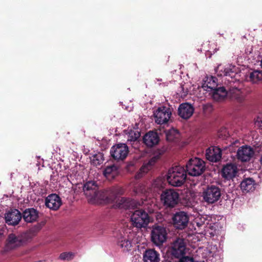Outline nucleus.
Returning a JSON list of instances; mask_svg holds the SVG:
<instances>
[{
	"label": "nucleus",
	"mask_w": 262,
	"mask_h": 262,
	"mask_svg": "<svg viewBox=\"0 0 262 262\" xmlns=\"http://www.w3.org/2000/svg\"><path fill=\"white\" fill-rule=\"evenodd\" d=\"M217 76L225 77L229 84L239 80V70L232 64L219 65L215 69Z\"/></svg>",
	"instance_id": "obj_1"
},
{
	"label": "nucleus",
	"mask_w": 262,
	"mask_h": 262,
	"mask_svg": "<svg viewBox=\"0 0 262 262\" xmlns=\"http://www.w3.org/2000/svg\"><path fill=\"white\" fill-rule=\"evenodd\" d=\"M162 179L158 178L156 179L152 183L151 187L147 190H146L145 186L142 184H139L135 187L134 191L135 194H143L145 199H149L154 198L159 193V191L164 186Z\"/></svg>",
	"instance_id": "obj_2"
},
{
	"label": "nucleus",
	"mask_w": 262,
	"mask_h": 262,
	"mask_svg": "<svg viewBox=\"0 0 262 262\" xmlns=\"http://www.w3.org/2000/svg\"><path fill=\"white\" fill-rule=\"evenodd\" d=\"M186 171L184 167L178 165L171 167L168 171L167 179L173 186H180L185 181Z\"/></svg>",
	"instance_id": "obj_3"
},
{
	"label": "nucleus",
	"mask_w": 262,
	"mask_h": 262,
	"mask_svg": "<svg viewBox=\"0 0 262 262\" xmlns=\"http://www.w3.org/2000/svg\"><path fill=\"white\" fill-rule=\"evenodd\" d=\"M247 94V90L239 80L229 84L228 95L237 102H242L244 101Z\"/></svg>",
	"instance_id": "obj_4"
},
{
	"label": "nucleus",
	"mask_w": 262,
	"mask_h": 262,
	"mask_svg": "<svg viewBox=\"0 0 262 262\" xmlns=\"http://www.w3.org/2000/svg\"><path fill=\"white\" fill-rule=\"evenodd\" d=\"M83 190L90 204L92 205L98 204V184L97 181H88L84 184Z\"/></svg>",
	"instance_id": "obj_5"
},
{
	"label": "nucleus",
	"mask_w": 262,
	"mask_h": 262,
	"mask_svg": "<svg viewBox=\"0 0 262 262\" xmlns=\"http://www.w3.org/2000/svg\"><path fill=\"white\" fill-rule=\"evenodd\" d=\"M205 168L204 161L198 158L190 159L186 165L187 172L191 176L201 175L205 170Z\"/></svg>",
	"instance_id": "obj_6"
},
{
	"label": "nucleus",
	"mask_w": 262,
	"mask_h": 262,
	"mask_svg": "<svg viewBox=\"0 0 262 262\" xmlns=\"http://www.w3.org/2000/svg\"><path fill=\"white\" fill-rule=\"evenodd\" d=\"M130 220L134 226L141 228L145 227L149 222L148 214L143 210H137L132 214Z\"/></svg>",
	"instance_id": "obj_7"
},
{
	"label": "nucleus",
	"mask_w": 262,
	"mask_h": 262,
	"mask_svg": "<svg viewBox=\"0 0 262 262\" xmlns=\"http://www.w3.org/2000/svg\"><path fill=\"white\" fill-rule=\"evenodd\" d=\"M179 194L173 189H166L161 194V200L167 207L173 208L179 202Z\"/></svg>",
	"instance_id": "obj_8"
},
{
	"label": "nucleus",
	"mask_w": 262,
	"mask_h": 262,
	"mask_svg": "<svg viewBox=\"0 0 262 262\" xmlns=\"http://www.w3.org/2000/svg\"><path fill=\"white\" fill-rule=\"evenodd\" d=\"M167 232L165 227L155 226L152 227L151 232L152 242L157 246L162 245L167 239Z\"/></svg>",
	"instance_id": "obj_9"
},
{
	"label": "nucleus",
	"mask_w": 262,
	"mask_h": 262,
	"mask_svg": "<svg viewBox=\"0 0 262 262\" xmlns=\"http://www.w3.org/2000/svg\"><path fill=\"white\" fill-rule=\"evenodd\" d=\"M171 116V109L166 106L159 107L154 113L155 122L158 124L167 123Z\"/></svg>",
	"instance_id": "obj_10"
},
{
	"label": "nucleus",
	"mask_w": 262,
	"mask_h": 262,
	"mask_svg": "<svg viewBox=\"0 0 262 262\" xmlns=\"http://www.w3.org/2000/svg\"><path fill=\"white\" fill-rule=\"evenodd\" d=\"M117 244L121 250L124 252H128L131 250L132 247V239L127 233H125L123 230L119 231L115 236Z\"/></svg>",
	"instance_id": "obj_11"
},
{
	"label": "nucleus",
	"mask_w": 262,
	"mask_h": 262,
	"mask_svg": "<svg viewBox=\"0 0 262 262\" xmlns=\"http://www.w3.org/2000/svg\"><path fill=\"white\" fill-rule=\"evenodd\" d=\"M203 196L206 202L213 204L220 199L221 196V190L218 187L211 186L203 192Z\"/></svg>",
	"instance_id": "obj_12"
},
{
	"label": "nucleus",
	"mask_w": 262,
	"mask_h": 262,
	"mask_svg": "<svg viewBox=\"0 0 262 262\" xmlns=\"http://www.w3.org/2000/svg\"><path fill=\"white\" fill-rule=\"evenodd\" d=\"M112 157L117 160H123L127 156L128 148L125 144L119 143L113 146L110 151Z\"/></svg>",
	"instance_id": "obj_13"
},
{
	"label": "nucleus",
	"mask_w": 262,
	"mask_h": 262,
	"mask_svg": "<svg viewBox=\"0 0 262 262\" xmlns=\"http://www.w3.org/2000/svg\"><path fill=\"white\" fill-rule=\"evenodd\" d=\"M186 252V243L183 238H178L172 244L171 254L176 258L184 256Z\"/></svg>",
	"instance_id": "obj_14"
},
{
	"label": "nucleus",
	"mask_w": 262,
	"mask_h": 262,
	"mask_svg": "<svg viewBox=\"0 0 262 262\" xmlns=\"http://www.w3.org/2000/svg\"><path fill=\"white\" fill-rule=\"evenodd\" d=\"M189 219V216L186 212L179 211L173 215L172 222L177 229H183L187 226Z\"/></svg>",
	"instance_id": "obj_15"
},
{
	"label": "nucleus",
	"mask_w": 262,
	"mask_h": 262,
	"mask_svg": "<svg viewBox=\"0 0 262 262\" xmlns=\"http://www.w3.org/2000/svg\"><path fill=\"white\" fill-rule=\"evenodd\" d=\"M254 155L252 147L248 145H243L239 147L236 152L237 159L242 162L249 161Z\"/></svg>",
	"instance_id": "obj_16"
},
{
	"label": "nucleus",
	"mask_w": 262,
	"mask_h": 262,
	"mask_svg": "<svg viewBox=\"0 0 262 262\" xmlns=\"http://www.w3.org/2000/svg\"><path fill=\"white\" fill-rule=\"evenodd\" d=\"M6 223L9 225H16L21 219L20 212L17 209H13L7 212L5 215Z\"/></svg>",
	"instance_id": "obj_17"
},
{
	"label": "nucleus",
	"mask_w": 262,
	"mask_h": 262,
	"mask_svg": "<svg viewBox=\"0 0 262 262\" xmlns=\"http://www.w3.org/2000/svg\"><path fill=\"white\" fill-rule=\"evenodd\" d=\"M23 243L22 237L12 233L8 235L6 247L8 250H11L20 246Z\"/></svg>",
	"instance_id": "obj_18"
},
{
	"label": "nucleus",
	"mask_w": 262,
	"mask_h": 262,
	"mask_svg": "<svg viewBox=\"0 0 262 262\" xmlns=\"http://www.w3.org/2000/svg\"><path fill=\"white\" fill-rule=\"evenodd\" d=\"M61 204V199L56 194H50L46 199V206L53 210L58 209Z\"/></svg>",
	"instance_id": "obj_19"
},
{
	"label": "nucleus",
	"mask_w": 262,
	"mask_h": 262,
	"mask_svg": "<svg viewBox=\"0 0 262 262\" xmlns=\"http://www.w3.org/2000/svg\"><path fill=\"white\" fill-rule=\"evenodd\" d=\"M193 112V107L188 103L180 104L178 108L179 115L185 119L189 118L192 115Z\"/></svg>",
	"instance_id": "obj_20"
},
{
	"label": "nucleus",
	"mask_w": 262,
	"mask_h": 262,
	"mask_svg": "<svg viewBox=\"0 0 262 262\" xmlns=\"http://www.w3.org/2000/svg\"><path fill=\"white\" fill-rule=\"evenodd\" d=\"M221 150L217 147H209L206 150V159L213 162L219 161L221 158Z\"/></svg>",
	"instance_id": "obj_21"
},
{
	"label": "nucleus",
	"mask_w": 262,
	"mask_h": 262,
	"mask_svg": "<svg viewBox=\"0 0 262 262\" xmlns=\"http://www.w3.org/2000/svg\"><path fill=\"white\" fill-rule=\"evenodd\" d=\"M143 204H144L143 202H142L141 203L137 202L134 200L122 198L119 200L116 206L119 208L127 209L137 207L138 206L141 205Z\"/></svg>",
	"instance_id": "obj_22"
},
{
	"label": "nucleus",
	"mask_w": 262,
	"mask_h": 262,
	"mask_svg": "<svg viewBox=\"0 0 262 262\" xmlns=\"http://www.w3.org/2000/svg\"><path fill=\"white\" fill-rule=\"evenodd\" d=\"M237 172V166L233 164H227L222 169V176L227 180H230L235 177Z\"/></svg>",
	"instance_id": "obj_23"
},
{
	"label": "nucleus",
	"mask_w": 262,
	"mask_h": 262,
	"mask_svg": "<svg viewBox=\"0 0 262 262\" xmlns=\"http://www.w3.org/2000/svg\"><path fill=\"white\" fill-rule=\"evenodd\" d=\"M159 156H155L151 158L147 163H144L140 169L139 171L136 175V178L139 179L141 178L143 174L147 173L159 159Z\"/></svg>",
	"instance_id": "obj_24"
},
{
	"label": "nucleus",
	"mask_w": 262,
	"mask_h": 262,
	"mask_svg": "<svg viewBox=\"0 0 262 262\" xmlns=\"http://www.w3.org/2000/svg\"><path fill=\"white\" fill-rule=\"evenodd\" d=\"M143 141L147 146L152 147L158 143L159 138L157 133L150 131L144 136Z\"/></svg>",
	"instance_id": "obj_25"
},
{
	"label": "nucleus",
	"mask_w": 262,
	"mask_h": 262,
	"mask_svg": "<svg viewBox=\"0 0 262 262\" xmlns=\"http://www.w3.org/2000/svg\"><path fill=\"white\" fill-rule=\"evenodd\" d=\"M160 254L154 249H147L143 254L144 262H159Z\"/></svg>",
	"instance_id": "obj_26"
},
{
	"label": "nucleus",
	"mask_w": 262,
	"mask_h": 262,
	"mask_svg": "<svg viewBox=\"0 0 262 262\" xmlns=\"http://www.w3.org/2000/svg\"><path fill=\"white\" fill-rule=\"evenodd\" d=\"M227 89L224 86L216 88L212 91V97L216 101H220L223 99L228 94L229 83L227 84Z\"/></svg>",
	"instance_id": "obj_27"
},
{
	"label": "nucleus",
	"mask_w": 262,
	"mask_h": 262,
	"mask_svg": "<svg viewBox=\"0 0 262 262\" xmlns=\"http://www.w3.org/2000/svg\"><path fill=\"white\" fill-rule=\"evenodd\" d=\"M216 78L214 76H207L204 80L203 88L207 91H212L217 87Z\"/></svg>",
	"instance_id": "obj_28"
},
{
	"label": "nucleus",
	"mask_w": 262,
	"mask_h": 262,
	"mask_svg": "<svg viewBox=\"0 0 262 262\" xmlns=\"http://www.w3.org/2000/svg\"><path fill=\"white\" fill-rule=\"evenodd\" d=\"M38 217V212L34 208L26 209L23 212V219L28 223H32L36 220Z\"/></svg>",
	"instance_id": "obj_29"
},
{
	"label": "nucleus",
	"mask_w": 262,
	"mask_h": 262,
	"mask_svg": "<svg viewBox=\"0 0 262 262\" xmlns=\"http://www.w3.org/2000/svg\"><path fill=\"white\" fill-rule=\"evenodd\" d=\"M118 173V167L115 165L107 166L103 171L104 176L109 180L115 178Z\"/></svg>",
	"instance_id": "obj_30"
},
{
	"label": "nucleus",
	"mask_w": 262,
	"mask_h": 262,
	"mask_svg": "<svg viewBox=\"0 0 262 262\" xmlns=\"http://www.w3.org/2000/svg\"><path fill=\"white\" fill-rule=\"evenodd\" d=\"M255 182L252 178L244 179L241 183V188L246 192L252 191L255 189Z\"/></svg>",
	"instance_id": "obj_31"
},
{
	"label": "nucleus",
	"mask_w": 262,
	"mask_h": 262,
	"mask_svg": "<svg viewBox=\"0 0 262 262\" xmlns=\"http://www.w3.org/2000/svg\"><path fill=\"white\" fill-rule=\"evenodd\" d=\"M249 80L253 83H258L262 81V71L254 70L249 74Z\"/></svg>",
	"instance_id": "obj_32"
},
{
	"label": "nucleus",
	"mask_w": 262,
	"mask_h": 262,
	"mask_svg": "<svg viewBox=\"0 0 262 262\" xmlns=\"http://www.w3.org/2000/svg\"><path fill=\"white\" fill-rule=\"evenodd\" d=\"M166 139L169 142H174L179 137V134L177 130L171 129L166 133Z\"/></svg>",
	"instance_id": "obj_33"
},
{
	"label": "nucleus",
	"mask_w": 262,
	"mask_h": 262,
	"mask_svg": "<svg viewBox=\"0 0 262 262\" xmlns=\"http://www.w3.org/2000/svg\"><path fill=\"white\" fill-rule=\"evenodd\" d=\"M124 192V189L121 187H113L111 190V193L114 197V198L112 199V201H114L115 199L117 197V196L123 195Z\"/></svg>",
	"instance_id": "obj_34"
},
{
	"label": "nucleus",
	"mask_w": 262,
	"mask_h": 262,
	"mask_svg": "<svg viewBox=\"0 0 262 262\" xmlns=\"http://www.w3.org/2000/svg\"><path fill=\"white\" fill-rule=\"evenodd\" d=\"M75 256V253L72 252H65L61 253L59 259L63 261H70L72 260Z\"/></svg>",
	"instance_id": "obj_35"
},
{
	"label": "nucleus",
	"mask_w": 262,
	"mask_h": 262,
	"mask_svg": "<svg viewBox=\"0 0 262 262\" xmlns=\"http://www.w3.org/2000/svg\"><path fill=\"white\" fill-rule=\"evenodd\" d=\"M140 136V132L136 131H130L129 133L128 138L127 139V142L134 143H137V140L139 138Z\"/></svg>",
	"instance_id": "obj_36"
},
{
	"label": "nucleus",
	"mask_w": 262,
	"mask_h": 262,
	"mask_svg": "<svg viewBox=\"0 0 262 262\" xmlns=\"http://www.w3.org/2000/svg\"><path fill=\"white\" fill-rule=\"evenodd\" d=\"M255 125L262 129V114H259L255 120Z\"/></svg>",
	"instance_id": "obj_37"
},
{
	"label": "nucleus",
	"mask_w": 262,
	"mask_h": 262,
	"mask_svg": "<svg viewBox=\"0 0 262 262\" xmlns=\"http://www.w3.org/2000/svg\"><path fill=\"white\" fill-rule=\"evenodd\" d=\"M179 262H193L192 258L189 256H182L180 258Z\"/></svg>",
	"instance_id": "obj_38"
},
{
	"label": "nucleus",
	"mask_w": 262,
	"mask_h": 262,
	"mask_svg": "<svg viewBox=\"0 0 262 262\" xmlns=\"http://www.w3.org/2000/svg\"><path fill=\"white\" fill-rule=\"evenodd\" d=\"M181 91H180V93H181V96H186L188 92V89L187 88H185L184 85H181Z\"/></svg>",
	"instance_id": "obj_39"
},
{
	"label": "nucleus",
	"mask_w": 262,
	"mask_h": 262,
	"mask_svg": "<svg viewBox=\"0 0 262 262\" xmlns=\"http://www.w3.org/2000/svg\"><path fill=\"white\" fill-rule=\"evenodd\" d=\"M195 223H196V226L199 228H204L205 227V224L204 222H198L197 221H196L195 222Z\"/></svg>",
	"instance_id": "obj_40"
},
{
	"label": "nucleus",
	"mask_w": 262,
	"mask_h": 262,
	"mask_svg": "<svg viewBox=\"0 0 262 262\" xmlns=\"http://www.w3.org/2000/svg\"><path fill=\"white\" fill-rule=\"evenodd\" d=\"M108 147V143L107 141H105L104 142V145H103V146L101 147V150H103V149H105L106 148H107V147Z\"/></svg>",
	"instance_id": "obj_41"
},
{
	"label": "nucleus",
	"mask_w": 262,
	"mask_h": 262,
	"mask_svg": "<svg viewBox=\"0 0 262 262\" xmlns=\"http://www.w3.org/2000/svg\"><path fill=\"white\" fill-rule=\"evenodd\" d=\"M204 251H205V252H206V253L209 252V253H210V254L211 253V252H210L209 250H208L207 249H205V250H204Z\"/></svg>",
	"instance_id": "obj_42"
},
{
	"label": "nucleus",
	"mask_w": 262,
	"mask_h": 262,
	"mask_svg": "<svg viewBox=\"0 0 262 262\" xmlns=\"http://www.w3.org/2000/svg\"><path fill=\"white\" fill-rule=\"evenodd\" d=\"M260 164L262 165V155H261V156L260 157Z\"/></svg>",
	"instance_id": "obj_43"
},
{
	"label": "nucleus",
	"mask_w": 262,
	"mask_h": 262,
	"mask_svg": "<svg viewBox=\"0 0 262 262\" xmlns=\"http://www.w3.org/2000/svg\"><path fill=\"white\" fill-rule=\"evenodd\" d=\"M92 163H93V164H96V163H95V161H94V160H93V161H92Z\"/></svg>",
	"instance_id": "obj_44"
},
{
	"label": "nucleus",
	"mask_w": 262,
	"mask_h": 262,
	"mask_svg": "<svg viewBox=\"0 0 262 262\" xmlns=\"http://www.w3.org/2000/svg\"><path fill=\"white\" fill-rule=\"evenodd\" d=\"M99 195H100V194L99 193ZM99 201H100V200H101L102 199L100 198V196H99Z\"/></svg>",
	"instance_id": "obj_45"
},
{
	"label": "nucleus",
	"mask_w": 262,
	"mask_h": 262,
	"mask_svg": "<svg viewBox=\"0 0 262 262\" xmlns=\"http://www.w3.org/2000/svg\"><path fill=\"white\" fill-rule=\"evenodd\" d=\"M158 81H161V79H158Z\"/></svg>",
	"instance_id": "obj_46"
}]
</instances>
